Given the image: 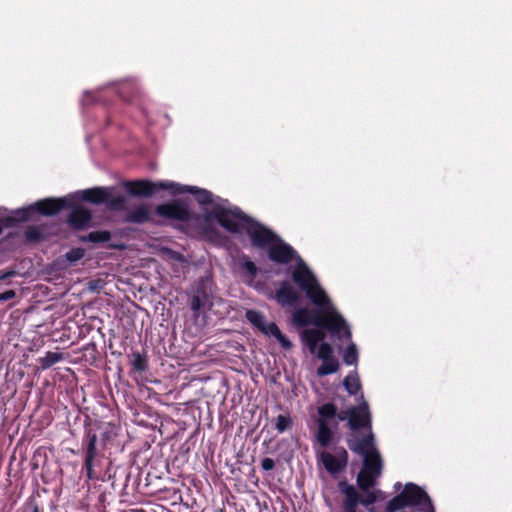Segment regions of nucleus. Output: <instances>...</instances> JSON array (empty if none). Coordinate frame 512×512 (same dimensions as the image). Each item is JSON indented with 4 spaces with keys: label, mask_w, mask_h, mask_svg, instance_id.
I'll return each instance as SVG.
<instances>
[{
    "label": "nucleus",
    "mask_w": 512,
    "mask_h": 512,
    "mask_svg": "<svg viewBox=\"0 0 512 512\" xmlns=\"http://www.w3.org/2000/svg\"><path fill=\"white\" fill-rule=\"evenodd\" d=\"M246 319L259 331L262 330L266 323L264 315L257 310H247L245 313Z\"/></svg>",
    "instance_id": "obj_26"
},
{
    "label": "nucleus",
    "mask_w": 512,
    "mask_h": 512,
    "mask_svg": "<svg viewBox=\"0 0 512 512\" xmlns=\"http://www.w3.org/2000/svg\"><path fill=\"white\" fill-rule=\"evenodd\" d=\"M111 239V233L107 230L92 231L85 236H82L80 240L82 242L91 243H104Z\"/></svg>",
    "instance_id": "obj_22"
},
{
    "label": "nucleus",
    "mask_w": 512,
    "mask_h": 512,
    "mask_svg": "<svg viewBox=\"0 0 512 512\" xmlns=\"http://www.w3.org/2000/svg\"><path fill=\"white\" fill-rule=\"evenodd\" d=\"M377 493H381V491L378 490L367 492V494L364 497H360V503L363 504L364 506L374 504L377 501Z\"/></svg>",
    "instance_id": "obj_34"
},
{
    "label": "nucleus",
    "mask_w": 512,
    "mask_h": 512,
    "mask_svg": "<svg viewBox=\"0 0 512 512\" xmlns=\"http://www.w3.org/2000/svg\"><path fill=\"white\" fill-rule=\"evenodd\" d=\"M31 512H41L36 503L31 505Z\"/></svg>",
    "instance_id": "obj_40"
},
{
    "label": "nucleus",
    "mask_w": 512,
    "mask_h": 512,
    "mask_svg": "<svg viewBox=\"0 0 512 512\" xmlns=\"http://www.w3.org/2000/svg\"><path fill=\"white\" fill-rule=\"evenodd\" d=\"M421 506L422 512H435L429 495L418 485L406 483L401 493L393 497L386 506V512H396L405 507Z\"/></svg>",
    "instance_id": "obj_5"
},
{
    "label": "nucleus",
    "mask_w": 512,
    "mask_h": 512,
    "mask_svg": "<svg viewBox=\"0 0 512 512\" xmlns=\"http://www.w3.org/2000/svg\"><path fill=\"white\" fill-rule=\"evenodd\" d=\"M340 491L345 495L343 502V511L356 510L360 503V495L353 485L341 481L339 483Z\"/></svg>",
    "instance_id": "obj_16"
},
{
    "label": "nucleus",
    "mask_w": 512,
    "mask_h": 512,
    "mask_svg": "<svg viewBox=\"0 0 512 512\" xmlns=\"http://www.w3.org/2000/svg\"><path fill=\"white\" fill-rule=\"evenodd\" d=\"M132 369L135 372L143 373L148 369V358L146 354L134 351L131 360Z\"/></svg>",
    "instance_id": "obj_23"
},
{
    "label": "nucleus",
    "mask_w": 512,
    "mask_h": 512,
    "mask_svg": "<svg viewBox=\"0 0 512 512\" xmlns=\"http://www.w3.org/2000/svg\"><path fill=\"white\" fill-rule=\"evenodd\" d=\"M276 339L280 343V345L286 350L291 349L293 346L292 342L282 332L278 334Z\"/></svg>",
    "instance_id": "obj_35"
},
{
    "label": "nucleus",
    "mask_w": 512,
    "mask_h": 512,
    "mask_svg": "<svg viewBox=\"0 0 512 512\" xmlns=\"http://www.w3.org/2000/svg\"><path fill=\"white\" fill-rule=\"evenodd\" d=\"M347 425L354 432L360 429L372 430L371 414L366 401H363L358 406H353V412Z\"/></svg>",
    "instance_id": "obj_10"
},
{
    "label": "nucleus",
    "mask_w": 512,
    "mask_h": 512,
    "mask_svg": "<svg viewBox=\"0 0 512 512\" xmlns=\"http://www.w3.org/2000/svg\"><path fill=\"white\" fill-rule=\"evenodd\" d=\"M352 412L353 406L338 412L336 405L332 402L324 403L317 408L315 439L322 448L329 447L333 441L334 432L329 421L337 418L339 421L347 420L349 422Z\"/></svg>",
    "instance_id": "obj_4"
},
{
    "label": "nucleus",
    "mask_w": 512,
    "mask_h": 512,
    "mask_svg": "<svg viewBox=\"0 0 512 512\" xmlns=\"http://www.w3.org/2000/svg\"><path fill=\"white\" fill-rule=\"evenodd\" d=\"M377 477L378 476L373 473L361 470L357 476V484L361 490L368 491L370 488L374 487Z\"/></svg>",
    "instance_id": "obj_21"
},
{
    "label": "nucleus",
    "mask_w": 512,
    "mask_h": 512,
    "mask_svg": "<svg viewBox=\"0 0 512 512\" xmlns=\"http://www.w3.org/2000/svg\"><path fill=\"white\" fill-rule=\"evenodd\" d=\"M261 332L263 334H265L266 336H273V337H277L278 334H280L281 330L279 329V327L277 326L276 323L274 322H270V323H265V325L263 326Z\"/></svg>",
    "instance_id": "obj_33"
},
{
    "label": "nucleus",
    "mask_w": 512,
    "mask_h": 512,
    "mask_svg": "<svg viewBox=\"0 0 512 512\" xmlns=\"http://www.w3.org/2000/svg\"><path fill=\"white\" fill-rule=\"evenodd\" d=\"M15 275H16L15 271H8V272H5V273H2L0 275V281L5 280V279L10 278V277H13Z\"/></svg>",
    "instance_id": "obj_38"
},
{
    "label": "nucleus",
    "mask_w": 512,
    "mask_h": 512,
    "mask_svg": "<svg viewBox=\"0 0 512 512\" xmlns=\"http://www.w3.org/2000/svg\"><path fill=\"white\" fill-rule=\"evenodd\" d=\"M385 498L384 493L381 491V493H377V500L381 499L383 500Z\"/></svg>",
    "instance_id": "obj_41"
},
{
    "label": "nucleus",
    "mask_w": 512,
    "mask_h": 512,
    "mask_svg": "<svg viewBox=\"0 0 512 512\" xmlns=\"http://www.w3.org/2000/svg\"><path fill=\"white\" fill-rule=\"evenodd\" d=\"M348 448L362 457L366 456L372 451H378L375 446V436L372 430L367 431L365 435L359 438L356 435H351L346 440Z\"/></svg>",
    "instance_id": "obj_12"
},
{
    "label": "nucleus",
    "mask_w": 512,
    "mask_h": 512,
    "mask_svg": "<svg viewBox=\"0 0 512 512\" xmlns=\"http://www.w3.org/2000/svg\"><path fill=\"white\" fill-rule=\"evenodd\" d=\"M382 458L379 451H372L363 457L362 470L373 473L379 476L382 471Z\"/></svg>",
    "instance_id": "obj_18"
},
{
    "label": "nucleus",
    "mask_w": 512,
    "mask_h": 512,
    "mask_svg": "<svg viewBox=\"0 0 512 512\" xmlns=\"http://www.w3.org/2000/svg\"><path fill=\"white\" fill-rule=\"evenodd\" d=\"M343 512H357L356 510H348V511H343Z\"/></svg>",
    "instance_id": "obj_44"
},
{
    "label": "nucleus",
    "mask_w": 512,
    "mask_h": 512,
    "mask_svg": "<svg viewBox=\"0 0 512 512\" xmlns=\"http://www.w3.org/2000/svg\"><path fill=\"white\" fill-rule=\"evenodd\" d=\"M25 239L29 242H38L42 240L43 234L36 226H29L24 231Z\"/></svg>",
    "instance_id": "obj_30"
},
{
    "label": "nucleus",
    "mask_w": 512,
    "mask_h": 512,
    "mask_svg": "<svg viewBox=\"0 0 512 512\" xmlns=\"http://www.w3.org/2000/svg\"><path fill=\"white\" fill-rule=\"evenodd\" d=\"M125 188L130 195L137 197H151L159 190H168L176 195L182 194L184 190L181 185L174 182L160 181L155 183L150 180L128 181L125 183Z\"/></svg>",
    "instance_id": "obj_8"
},
{
    "label": "nucleus",
    "mask_w": 512,
    "mask_h": 512,
    "mask_svg": "<svg viewBox=\"0 0 512 512\" xmlns=\"http://www.w3.org/2000/svg\"><path fill=\"white\" fill-rule=\"evenodd\" d=\"M261 467L265 471H270V470L274 469L275 462L272 458H263L261 461Z\"/></svg>",
    "instance_id": "obj_36"
},
{
    "label": "nucleus",
    "mask_w": 512,
    "mask_h": 512,
    "mask_svg": "<svg viewBox=\"0 0 512 512\" xmlns=\"http://www.w3.org/2000/svg\"><path fill=\"white\" fill-rule=\"evenodd\" d=\"M85 256V250L83 248L77 247L70 249L65 257L70 263H75L81 260Z\"/></svg>",
    "instance_id": "obj_32"
},
{
    "label": "nucleus",
    "mask_w": 512,
    "mask_h": 512,
    "mask_svg": "<svg viewBox=\"0 0 512 512\" xmlns=\"http://www.w3.org/2000/svg\"><path fill=\"white\" fill-rule=\"evenodd\" d=\"M16 296V292L14 290H7L0 293V302H5L13 299Z\"/></svg>",
    "instance_id": "obj_37"
},
{
    "label": "nucleus",
    "mask_w": 512,
    "mask_h": 512,
    "mask_svg": "<svg viewBox=\"0 0 512 512\" xmlns=\"http://www.w3.org/2000/svg\"><path fill=\"white\" fill-rule=\"evenodd\" d=\"M97 440L96 432L90 428L85 430L82 440L84 449L83 469L86 471V476L89 480L98 479L95 467L98 465L101 456L97 450Z\"/></svg>",
    "instance_id": "obj_9"
},
{
    "label": "nucleus",
    "mask_w": 512,
    "mask_h": 512,
    "mask_svg": "<svg viewBox=\"0 0 512 512\" xmlns=\"http://www.w3.org/2000/svg\"><path fill=\"white\" fill-rule=\"evenodd\" d=\"M292 427V419L288 415H278L275 419V428L279 433H283Z\"/></svg>",
    "instance_id": "obj_29"
},
{
    "label": "nucleus",
    "mask_w": 512,
    "mask_h": 512,
    "mask_svg": "<svg viewBox=\"0 0 512 512\" xmlns=\"http://www.w3.org/2000/svg\"><path fill=\"white\" fill-rule=\"evenodd\" d=\"M358 350L355 343L351 342L343 353V361L346 365H357L358 363Z\"/></svg>",
    "instance_id": "obj_27"
},
{
    "label": "nucleus",
    "mask_w": 512,
    "mask_h": 512,
    "mask_svg": "<svg viewBox=\"0 0 512 512\" xmlns=\"http://www.w3.org/2000/svg\"><path fill=\"white\" fill-rule=\"evenodd\" d=\"M248 236L254 247L267 250V255L270 261L286 265L292 262L294 259H298V262L292 272L296 269L299 264H304L301 257L298 256L297 251L282 238H280L271 229L262 225H253L248 229Z\"/></svg>",
    "instance_id": "obj_2"
},
{
    "label": "nucleus",
    "mask_w": 512,
    "mask_h": 512,
    "mask_svg": "<svg viewBox=\"0 0 512 512\" xmlns=\"http://www.w3.org/2000/svg\"><path fill=\"white\" fill-rule=\"evenodd\" d=\"M181 187L184 189L182 193L189 192V193L193 194L196 201L200 205H209L213 202V194L206 189L198 188L196 186H181Z\"/></svg>",
    "instance_id": "obj_20"
},
{
    "label": "nucleus",
    "mask_w": 512,
    "mask_h": 512,
    "mask_svg": "<svg viewBox=\"0 0 512 512\" xmlns=\"http://www.w3.org/2000/svg\"><path fill=\"white\" fill-rule=\"evenodd\" d=\"M155 212L163 218L178 220L181 222H187L191 219L190 211L179 201L160 204L156 207Z\"/></svg>",
    "instance_id": "obj_11"
},
{
    "label": "nucleus",
    "mask_w": 512,
    "mask_h": 512,
    "mask_svg": "<svg viewBox=\"0 0 512 512\" xmlns=\"http://www.w3.org/2000/svg\"><path fill=\"white\" fill-rule=\"evenodd\" d=\"M343 386L349 395H357L361 390V383L357 374H348L343 380Z\"/></svg>",
    "instance_id": "obj_24"
},
{
    "label": "nucleus",
    "mask_w": 512,
    "mask_h": 512,
    "mask_svg": "<svg viewBox=\"0 0 512 512\" xmlns=\"http://www.w3.org/2000/svg\"><path fill=\"white\" fill-rule=\"evenodd\" d=\"M91 219L92 214L88 209L76 206L71 210L67 223L74 230H83L90 225Z\"/></svg>",
    "instance_id": "obj_15"
},
{
    "label": "nucleus",
    "mask_w": 512,
    "mask_h": 512,
    "mask_svg": "<svg viewBox=\"0 0 512 512\" xmlns=\"http://www.w3.org/2000/svg\"><path fill=\"white\" fill-rule=\"evenodd\" d=\"M275 300L283 307L294 306L300 301V294L290 282L283 280L275 291Z\"/></svg>",
    "instance_id": "obj_13"
},
{
    "label": "nucleus",
    "mask_w": 512,
    "mask_h": 512,
    "mask_svg": "<svg viewBox=\"0 0 512 512\" xmlns=\"http://www.w3.org/2000/svg\"><path fill=\"white\" fill-rule=\"evenodd\" d=\"M188 305L194 324L202 329L207 325L208 312L214 303V282L210 275L195 280L187 291Z\"/></svg>",
    "instance_id": "obj_3"
},
{
    "label": "nucleus",
    "mask_w": 512,
    "mask_h": 512,
    "mask_svg": "<svg viewBox=\"0 0 512 512\" xmlns=\"http://www.w3.org/2000/svg\"><path fill=\"white\" fill-rule=\"evenodd\" d=\"M63 359V354L59 352H46L44 357L39 358V363L42 369H48L54 364L60 362Z\"/></svg>",
    "instance_id": "obj_25"
},
{
    "label": "nucleus",
    "mask_w": 512,
    "mask_h": 512,
    "mask_svg": "<svg viewBox=\"0 0 512 512\" xmlns=\"http://www.w3.org/2000/svg\"><path fill=\"white\" fill-rule=\"evenodd\" d=\"M150 220V208L145 204L135 207L125 216V222L127 223L143 224Z\"/></svg>",
    "instance_id": "obj_19"
},
{
    "label": "nucleus",
    "mask_w": 512,
    "mask_h": 512,
    "mask_svg": "<svg viewBox=\"0 0 512 512\" xmlns=\"http://www.w3.org/2000/svg\"><path fill=\"white\" fill-rule=\"evenodd\" d=\"M5 218H6V217H4V218H1V219H0V225H1L2 229H3L4 227H7V226H6V225H4V223H3V220H4Z\"/></svg>",
    "instance_id": "obj_42"
},
{
    "label": "nucleus",
    "mask_w": 512,
    "mask_h": 512,
    "mask_svg": "<svg viewBox=\"0 0 512 512\" xmlns=\"http://www.w3.org/2000/svg\"><path fill=\"white\" fill-rule=\"evenodd\" d=\"M108 187H94L81 191V199L92 204H105L108 200Z\"/></svg>",
    "instance_id": "obj_17"
},
{
    "label": "nucleus",
    "mask_w": 512,
    "mask_h": 512,
    "mask_svg": "<svg viewBox=\"0 0 512 512\" xmlns=\"http://www.w3.org/2000/svg\"><path fill=\"white\" fill-rule=\"evenodd\" d=\"M339 454H340V456H342V459H339V458L335 457L334 455H332L331 453L326 452V451H323L320 454V460H321L323 466L331 474L339 473L347 465V461H348L347 451L344 448H341Z\"/></svg>",
    "instance_id": "obj_14"
},
{
    "label": "nucleus",
    "mask_w": 512,
    "mask_h": 512,
    "mask_svg": "<svg viewBox=\"0 0 512 512\" xmlns=\"http://www.w3.org/2000/svg\"><path fill=\"white\" fill-rule=\"evenodd\" d=\"M108 248H110V249H122L123 246L111 243V244L108 245Z\"/></svg>",
    "instance_id": "obj_39"
},
{
    "label": "nucleus",
    "mask_w": 512,
    "mask_h": 512,
    "mask_svg": "<svg viewBox=\"0 0 512 512\" xmlns=\"http://www.w3.org/2000/svg\"><path fill=\"white\" fill-rule=\"evenodd\" d=\"M113 188H109L108 191V200L105 202V204L110 208L114 210H122L125 208V198L122 195H119L117 197H111V191Z\"/></svg>",
    "instance_id": "obj_28"
},
{
    "label": "nucleus",
    "mask_w": 512,
    "mask_h": 512,
    "mask_svg": "<svg viewBox=\"0 0 512 512\" xmlns=\"http://www.w3.org/2000/svg\"><path fill=\"white\" fill-rule=\"evenodd\" d=\"M400 486H401V483H399V482L395 484L396 489H398Z\"/></svg>",
    "instance_id": "obj_43"
},
{
    "label": "nucleus",
    "mask_w": 512,
    "mask_h": 512,
    "mask_svg": "<svg viewBox=\"0 0 512 512\" xmlns=\"http://www.w3.org/2000/svg\"><path fill=\"white\" fill-rule=\"evenodd\" d=\"M69 206L70 203L65 198H45L26 208L14 211L12 216H7L3 220V223L6 226H14L16 223L29 220L34 213H39L44 216H54Z\"/></svg>",
    "instance_id": "obj_6"
},
{
    "label": "nucleus",
    "mask_w": 512,
    "mask_h": 512,
    "mask_svg": "<svg viewBox=\"0 0 512 512\" xmlns=\"http://www.w3.org/2000/svg\"><path fill=\"white\" fill-rule=\"evenodd\" d=\"M241 268L249 275L251 278H255L258 274V268L256 264L249 260L247 256H243V262L241 263Z\"/></svg>",
    "instance_id": "obj_31"
},
{
    "label": "nucleus",
    "mask_w": 512,
    "mask_h": 512,
    "mask_svg": "<svg viewBox=\"0 0 512 512\" xmlns=\"http://www.w3.org/2000/svg\"><path fill=\"white\" fill-rule=\"evenodd\" d=\"M212 215L216 221L230 233L237 234L245 229L248 234V229L253 225H262L249 215L245 214L238 207H234L232 209L218 207L212 212Z\"/></svg>",
    "instance_id": "obj_7"
},
{
    "label": "nucleus",
    "mask_w": 512,
    "mask_h": 512,
    "mask_svg": "<svg viewBox=\"0 0 512 512\" xmlns=\"http://www.w3.org/2000/svg\"><path fill=\"white\" fill-rule=\"evenodd\" d=\"M291 278L316 307L296 308L292 312V324L297 328L315 326V328L304 329L300 333V339L308 351L311 354L316 353L323 362L317 368V375L323 377L334 374L339 369V362L333 355L332 345L323 342L326 338L324 330L339 340L351 341V329L309 268L302 263L299 264L291 273Z\"/></svg>",
    "instance_id": "obj_1"
}]
</instances>
